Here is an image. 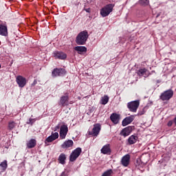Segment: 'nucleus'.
<instances>
[{"instance_id": "nucleus-35", "label": "nucleus", "mask_w": 176, "mask_h": 176, "mask_svg": "<svg viewBox=\"0 0 176 176\" xmlns=\"http://www.w3.org/2000/svg\"><path fill=\"white\" fill-rule=\"evenodd\" d=\"M60 176H68V174L67 173V172L63 171V172L61 173Z\"/></svg>"}, {"instance_id": "nucleus-11", "label": "nucleus", "mask_w": 176, "mask_h": 176, "mask_svg": "<svg viewBox=\"0 0 176 176\" xmlns=\"http://www.w3.org/2000/svg\"><path fill=\"white\" fill-rule=\"evenodd\" d=\"M110 120H111L112 123L114 124H118V123H119V120H120V115L116 113H113L110 116Z\"/></svg>"}, {"instance_id": "nucleus-39", "label": "nucleus", "mask_w": 176, "mask_h": 176, "mask_svg": "<svg viewBox=\"0 0 176 176\" xmlns=\"http://www.w3.org/2000/svg\"><path fill=\"white\" fill-rule=\"evenodd\" d=\"M85 11L87 12V13H90V9L89 8L86 9Z\"/></svg>"}, {"instance_id": "nucleus-31", "label": "nucleus", "mask_w": 176, "mask_h": 176, "mask_svg": "<svg viewBox=\"0 0 176 176\" xmlns=\"http://www.w3.org/2000/svg\"><path fill=\"white\" fill-rule=\"evenodd\" d=\"M34 122H35V119L30 118L29 122H28L27 124H31V126H32V124H34Z\"/></svg>"}, {"instance_id": "nucleus-24", "label": "nucleus", "mask_w": 176, "mask_h": 176, "mask_svg": "<svg viewBox=\"0 0 176 176\" xmlns=\"http://www.w3.org/2000/svg\"><path fill=\"white\" fill-rule=\"evenodd\" d=\"M109 101V97L107 95H104V97H102L100 100V104H102V105H107Z\"/></svg>"}, {"instance_id": "nucleus-10", "label": "nucleus", "mask_w": 176, "mask_h": 176, "mask_svg": "<svg viewBox=\"0 0 176 176\" xmlns=\"http://www.w3.org/2000/svg\"><path fill=\"white\" fill-rule=\"evenodd\" d=\"M69 101V94L66 93L65 94V96H63L60 99V105H62V107H67V105L69 104H68Z\"/></svg>"}, {"instance_id": "nucleus-27", "label": "nucleus", "mask_w": 176, "mask_h": 176, "mask_svg": "<svg viewBox=\"0 0 176 176\" xmlns=\"http://www.w3.org/2000/svg\"><path fill=\"white\" fill-rule=\"evenodd\" d=\"M139 3L141 6H148L149 0H139Z\"/></svg>"}, {"instance_id": "nucleus-3", "label": "nucleus", "mask_w": 176, "mask_h": 176, "mask_svg": "<svg viewBox=\"0 0 176 176\" xmlns=\"http://www.w3.org/2000/svg\"><path fill=\"white\" fill-rule=\"evenodd\" d=\"M80 153H82V148L80 147L76 148L70 154L69 162H75V160L80 156Z\"/></svg>"}, {"instance_id": "nucleus-14", "label": "nucleus", "mask_w": 176, "mask_h": 176, "mask_svg": "<svg viewBox=\"0 0 176 176\" xmlns=\"http://www.w3.org/2000/svg\"><path fill=\"white\" fill-rule=\"evenodd\" d=\"M133 131V126H127L124 128L121 131V135H124V137H127V135H130V133Z\"/></svg>"}, {"instance_id": "nucleus-16", "label": "nucleus", "mask_w": 176, "mask_h": 176, "mask_svg": "<svg viewBox=\"0 0 176 176\" xmlns=\"http://www.w3.org/2000/svg\"><path fill=\"white\" fill-rule=\"evenodd\" d=\"M137 74L139 76H144V78H148L149 76V72L146 70V69H140L137 72Z\"/></svg>"}, {"instance_id": "nucleus-38", "label": "nucleus", "mask_w": 176, "mask_h": 176, "mask_svg": "<svg viewBox=\"0 0 176 176\" xmlns=\"http://www.w3.org/2000/svg\"><path fill=\"white\" fill-rule=\"evenodd\" d=\"M36 83H38V81L36 80H34L32 84V86H35V85H36Z\"/></svg>"}, {"instance_id": "nucleus-17", "label": "nucleus", "mask_w": 176, "mask_h": 176, "mask_svg": "<svg viewBox=\"0 0 176 176\" xmlns=\"http://www.w3.org/2000/svg\"><path fill=\"white\" fill-rule=\"evenodd\" d=\"M28 149H32V148H35L36 146V140L31 139L26 144Z\"/></svg>"}, {"instance_id": "nucleus-6", "label": "nucleus", "mask_w": 176, "mask_h": 176, "mask_svg": "<svg viewBox=\"0 0 176 176\" xmlns=\"http://www.w3.org/2000/svg\"><path fill=\"white\" fill-rule=\"evenodd\" d=\"M67 74L65 69L63 68H56L52 72V75L53 78H56L57 76H64Z\"/></svg>"}, {"instance_id": "nucleus-40", "label": "nucleus", "mask_w": 176, "mask_h": 176, "mask_svg": "<svg viewBox=\"0 0 176 176\" xmlns=\"http://www.w3.org/2000/svg\"><path fill=\"white\" fill-rule=\"evenodd\" d=\"M10 1H14V0H10Z\"/></svg>"}, {"instance_id": "nucleus-15", "label": "nucleus", "mask_w": 176, "mask_h": 176, "mask_svg": "<svg viewBox=\"0 0 176 176\" xmlns=\"http://www.w3.org/2000/svg\"><path fill=\"white\" fill-rule=\"evenodd\" d=\"M72 146H74V141L71 140L65 141L61 144V148H63V149H68V148H72Z\"/></svg>"}, {"instance_id": "nucleus-23", "label": "nucleus", "mask_w": 176, "mask_h": 176, "mask_svg": "<svg viewBox=\"0 0 176 176\" xmlns=\"http://www.w3.org/2000/svg\"><path fill=\"white\" fill-rule=\"evenodd\" d=\"M16 126H17V124L14 121L10 120L8 124V129L10 131H12V130H13Z\"/></svg>"}, {"instance_id": "nucleus-26", "label": "nucleus", "mask_w": 176, "mask_h": 176, "mask_svg": "<svg viewBox=\"0 0 176 176\" xmlns=\"http://www.w3.org/2000/svg\"><path fill=\"white\" fill-rule=\"evenodd\" d=\"M113 174V170H112V169H109L105 172H104L102 176H112Z\"/></svg>"}, {"instance_id": "nucleus-8", "label": "nucleus", "mask_w": 176, "mask_h": 176, "mask_svg": "<svg viewBox=\"0 0 176 176\" xmlns=\"http://www.w3.org/2000/svg\"><path fill=\"white\" fill-rule=\"evenodd\" d=\"M16 82L19 87H24L27 85V79L22 76H18L16 78Z\"/></svg>"}, {"instance_id": "nucleus-29", "label": "nucleus", "mask_w": 176, "mask_h": 176, "mask_svg": "<svg viewBox=\"0 0 176 176\" xmlns=\"http://www.w3.org/2000/svg\"><path fill=\"white\" fill-rule=\"evenodd\" d=\"M51 137H52L55 140H57V138H58V132H55V133H52Z\"/></svg>"}, {"instance_id": "nucleus-13", "label": "nucleus", "mask_w": 176, "mask_h": 176, "mask_svg": "<svg viewBox=\"0 0 176 176\" xmlns=\"http://www.w3.org/2000/svg\"><path fill=\"white\" fill-rule=\"evenodd\" d=\"M121 163H122V166H124V167H127V166H129V164H130V155L127 154V155H124L122 158Z\"/></svg>"}, {"instance_id": "nucleus-9", "label": "nucleus", "mask_w": 176, "mask_h": 176, "mask_svg": "<svg viewBox=\"0 0 176 176\" xmlns=\"http://www.w3.org/2000/svg\"><path fill=\"white\" fill-rule=\"evenodd\" d=\"M53 55L56 60H65L67 58V54L63 52L55 51L53 52Z\"/></svg>"}, {"instance_id": "nucleus-32", "label": "nucleus", "mask_w": 176, "mask_h": 176, "mask_svg": "<svg viewBox=\"0 0 176 176\" xmlns=\"http://www.w3.org/2000/svg\"><path fill=\"white\" fill-rule=\"evenodd\" d=\"M129 142L131 145H132V144H133V135L130 136V138H129Z\"/></svg>"}, {"instance_id": "nucleus-30", "label": "nucleus", "mask_w": 176, "mask_h": 176, "mask_svg": "<svg viewBox=\"0 0 176 176\" xmlns=\"http://www.w3.org/2000/svg\"><path fill=\"white\" fill-rule=\"evenodd\" d=\"M127 107L129 108V109H130L131 112H133V101L128 103Z\"/></svg>"}, {"instance_id": "nucleus-4", "label": "nucleus", "mask_w": 176, "mask_h": 176, "mask_svg": "<svg viewBox=\"0 0 176 176\" xmlns=\"http://www.w3.org/2000/svg\"><path fill=\"white\" fill-rule=\"evenodd\" d=\"M100 131H101V124L97 123L94 124L92 131H89L88 134L92 137H97L100 134Z\"/></svg>"}, {"instance_id": "nucleus-41", "label": "nucleus", "mask_w": 176, "mask_h": 176, "mask_svg": "<svg viewBox=\"0 0 176 176\" xmlns=\"http://www.w3.org/2000/svg\"><path fill=\"white\" fill-rule=\"evenodd\" d=\"M0 68H1V64H0Z\"/></svg>"}, {"instance_id": "nucleus-28", "label": "nucleus", "mask_w": 176, "mask_h": 176, "mask_svg": "<svg viewBox=\"0 0 176 176\" xmlns=\"http://www.w3.org/2000/svg\"><path fill=\"white\" fill-rule=\"evenodd\" d=\"M55 140L54 139L53 136L50 135L46 138L45 143L47 144V142H53Z\"/></svg>"}, {"instance_id": "nucleus-34", "label": "nucleus", "mask_w": 176, "mask_h": 176, "mask_svg": "<svg viewBox=\"0 0 176 176\" xmlns=\"http://www.w3.org/2000/svg\"><path fill=\"white\" fill-rule=\"evenodd\" d=\"M60 129V125H57L54 128V131H57Z\"/></svg>"}, {"instance_id": "nucleus-5", "label": "nucleus", "mask_w": 176, "mask_h": 176, "mask_svg": "<svg viewBox=\"0 0 176 176\" xmlns=\"http://www.w3.org/2000/svg\"><path fill=\"white\" fill-rule=\"evenodd\" d=\"M173 95L174 91H173L171 89H168L161 94L160 98L162 100V101H168V100H170V98H171Z\"/></svg>"}, {"instance_id": "nucleus-18", "label": "nucleus", "mask_w": 176, "mask_h": 176, "mask_svg": "<svg viewBox=\"0 0 176 176\" xmlns=\"http://www.w3.org/2000/svg\"><path fill=\"white\" fill-rule=\"evenodd\" d=\"M0 35L2 36H8V26L0 25Z\"/></svg>"}, {"instance_id": "nucleus-1", "label": "nucleus", "mask_w": 176, "mask_h": 176, "mask_svg": "<svg viewBox=\"0 0 176 176\" xmlns=\"http://www.w3.org/2000/svg\"><path fill=\"white\" fill-rule=\"evenodd\" d=\"M89 39V32L87 30L80 32L76 38V43L77 45H86Z\"/></svg>"}, {"instance_id": "nucleus-22", "label": "nucleus", "mask_w": 176, "mask_h": 176, "mask_svg": "<svg viewBox=\"0 0 176 176\" xmlns=\"http://www.w3.org/2000/svg\"><path fill=\"white\" fill-rule=\"evenodd\" d=\"M133 122V118L131 117H126L122 120V126H126L130 124Z\"/></svg>"}, {"instance_id": "nucleus-33", "label": "nucleus", "mask_w": 176, "mask_h": 176, "mask_svg": "<svg viewBox=\"0 0 176 176\" xmlns=\"http://www.w3.org/2000/svg\"><path fill=\"white\" fill-rule=\"evenodd\" d=\"M138 139V138H137V136L133 135V144H135Z\"/></svg>"}, {"instance_id": "nucleus-19", "label": "nucleus", "mask_w": 176, "mask_h": 176, "mask_svg": "<svg viewBox=\"0 0 176 176\" xmlns=\"http://www.w3.org/2000/svg\"><path fill=\"white\" fill-rule=\"evenodd\" d=\"M74 50L78 52V54H82V53H86L87 52V48L85 46H76L74 47Z\"/></svg>"}, {"instance_id": "nucleus-21", "label": "nucleus", "mask_w": 176, "mask_h": 176, "mask_svg": "<svg viewBox=\"0 0 176 176\" xmlns=\"http://www.w3.org/2000/svg\"><path fill=\"white\" fill-rule=\"evenodd\" d=\"M140 100L133 101V112H137V109H138L140 107Z\"/></svg>"}, {"instance_id": "nucleus-36", "label": "nucleus", "mask_w": 176, "mask_h": 176, "mask_svg": "<svg viewBox=\"0 0 176 176\" xmlns=\"http://www.w3.org/2000/svg\"><path fill=\"white\" fill-rule=\"evenodd\" d=\"M168 127H171V126H173V121L172 120H170L168 122Z\"/></svg>"}, {"instance_id": "nucleus-25", "label": "nucleus", "mask_w": 176, "mask_h": 176, "mask_svg": "<svg viewBox=\"0 0 176 176\" xmlns=\"http://www.w3.org/2000/svg\"><path fill=\"white\" fill-rule=\"evenodd\" d=\"M0 167H1L3 171H6V168H8V161L4 160L0 164Z\"/></svg>"}, {"instance_id": "nucleus-12", "label": "nucleus", "mask_w": 176, "mask_h": 176, "mask_svg": "<svg viewBox=\"0 0 176 176\" xmlns=\"http://www.w3.org/2000/svg\"><path fill=\"white\" fill-rule=\"evenodd\" d=\"M100 152L103 155H111V144H107L103 146V147L100 150Z\"/></svg>"}, {"instance_id": "nucleus-37", "label": "nucleus", "mask_w": 176, "mask_h": 176, "mask_svg": "<svg viewBox=\"0 0 176 176\" xmlns=\"http://www.w3.org/2000/svg\"><path fill=\"white\" fill-rule=\"evenodd\" d=\"M144 113H145V112L144 111H139L138 115H139L140 116H141V115H144Z\"/></svg>"}, {"instance_id": "nucleus-2", "label": "nucleus", "mask_w": 176, "mask_h": 176, "mask_svg": "<svg viewBox=\"0 0 176 176\" xmlns=\"http://www.w3.org/2000/svg\"><path fill=\"white\" fill-rule=\"evenodd\" d=\"M115 7V4H107L104 6L100 10V15L102 17H107V16H109L111 13H112V10H113V8Z\"/></svg>"}, {"instance_id": "nucleus-7", "label": "nucleus", "mask_w": 176, "mask_h": 176, "mask_svg": "<svg viewBox=\"0 0 176 176\" xmlns=\"http://www.w3.org/2000/svg\"><path fill=\"white\" fill-rule=\"evenodd\" d=\"M67 134H68V126L66 124H63L60 129V138H61V140H65Z\"/></svg>"}, {"instance_id": "nucleus-20", "label": "nucleus", "mask_w": 176, "mask_h": 176, "mask_svg": "<svg viewBox=\"0 0 176 176\" xmlns=\"http://www.w3.org/2000/svg\"><path fill=\"white\" fill-rule=\"evenodd\" d=\"M65 160H67V155L65 153L60 154L58 161L60 164H65Z\"/></svg>"}]
</instances>
